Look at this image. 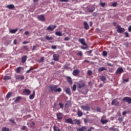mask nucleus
<instances>
[{"instance_id": "obj_1", "label": "nucleus", "mask_w": 131, "mask_h": 131, "mask_svg": "<svg viewBox=\"0 0 131 131\" xmlns=\"http://www.w3.org/2000/svg\"><path fill=\"white\" fill-rule=\"evenodd\" d=\"M78 41L79 42H80L81 45L84 46V47H81L82 50H86V49H88V44L85 42V39H84V38H79Z\"/></svg>"}, {"instance_id": "obj_2", "label": "nucleus", "mask_w": 131, "mask_h": 131, "mask_svg": "<svg viewBox=\"0 0 131 131\" xmlns=\"http://www.w3.org/2000/svg\"><path fill=\"white\" fill-rule=\"evenodd\" d=\"M85 86V82L83 81H80L78 83V89H82Z\"/></svg>"}, {"instance_id": "obj_3", "label": "nucleus", "mask_w": 131, "mask_h": 131, "mask_svg": "<svg viewBox=\"0 0 131 131\" xmlns=\"http://www.w3.org/2000/svg\"><path fill=\"white\" fill-rule=\"evenodd\" d=\"M122 101L128 103V104H131V98L128 97H125L122 99Z\"/></svg>"}, {"instance_id": "obj_4", "label": "nucleus", "mask_w": 131, "mask_h": 131, "mask_svg": "<svg viewBox=\"0 0 131 131\" xmlns=\"http://www.w3.org/2000/svg\"><path fill=\"white\" fill-rule=\"evenodd\" d=\"M37 18L41 22H45V21H46V18L45 17V15L43 14L37 16Z\"/></svg>"}, {"instance_id": "obj_5", "label": "nucleus", "mask_w": 131, "mask_h": 131, "mask_svg": "<svg viewBox=\"0 0 131 131\" xmlns=\"http://www.w3.org/2000/svg\"><path fill=\"white\" fill-rule=\"evenodd\" d=\"M23 93L24 94V95H26L27 96H29V95H30V94H31V91L28 90V89H24L23 91Z\"/></svg>"}, {"instance_id": "obj_6", "label": "nucleus", "mask_w": 131, "mask_h": 131, "mask_svg": "<svg viewBox=\"0 0 131 131\" xmlns=\"http://www.w3.org/2000/svg\"><path fill=\"white\" fill-rule=\"evenodd\" d=\"M124 28L120 27V26H117V32H118V33H122L124 32Z\"/></svg>"}, {"instance_id": "obj_7", "label": "nucleus", "mask_w": 131, "mask_h": 131, "mask_svg": "<svg viewBox=\"0 0 131 131\" xmlns=\"http://www.w3.org/2000/svg\"><path fill=\"white\" fill-rule=\"evenodd\" d=\"M81 109L84 110L85 111H90V110H91V108L88 105H82L81 106Z\"/></svg>"}, {"instance_id": "obj_8", "label": "nucleus", "mask_w": 131, "mask_h": 131, "mask_svg": "<svg viewBox=\"0 0 131 131\" xmlns=\"http://www.w3.org/2000/svg\"><path fill=\"white\" fill-rule=\"evenodd\" d=\"M58 88V85H52L49 86V88L52 92H55L56 89Z\"/></svg>"}, {"instance_id": "obj_9", "label": "nucleus", "mask_w": 131, "mask_h": 131, "mask_svg": "<svg viewBox=\"0 0 131 131\" xmlns=\"http://www.w3.org/2000/svg\"><path fill=\"white\" fill-rule=\"evenodd\" d=\"M80 72V71H79V70L78 69L74 70L73 71V75H74V76H77V75L79 74Z\"/></svg>"}, {"instance_id": "obj_10", "label": "nucleus", "mask_w": 131, "mask_h": 131, "mask_svg": "<svg viewBox=\"0 0 131 131\" xmlns=\"http://www.w3.org/2000/svg\"><path fill=\"white\" fill-rule=\"evenodd\" d=\"M57 28V26L54 25L53 26V28H52V26H49L47 28V30H50V31H54V29H55V28Z\"/></svg>"}, {"instance_id": "obj_11", "label": "nucleus", "mask_w": 131, "mask_h": 131, "mask_svg": "<svg viewBox=\"0 0 131 131\" xmlns=\"http://www.w3.org/2000/svg\"><path fill=\"white\" fill-rule=\"evenodd\" d=\"M122 73H123V69L122 68H118L116 72V74H121Z\"/></svg>"}, {"instance_id": "obj_12", "label": "nucleus", "mask_w": 131, "mask_h": 131, "mask_svg": "<svg viewBox=\"0 0 131 131\" xmlns=\"http://www.w3.org/2000/svg\"><path fill=\"white\" fill-rule=\"evenodd\" d=\"M56 116L57 117V119L61 120L62 118H63V114H62V113H57L56 114Z\"/></svg>"}, {"instance_id": "obj_13", "label": "nucleus", "mask_w": 131, "mask_h": 131, "mask_svg": "<svg viewBox=\"0 0 131 131\" xmlns=\"http://www.w3.org/2000/svg\"><path fill=\"white\" fill-rule=\"evenodd\" d=\"M59 54H55L53 55V60L54 61H59Z\"/></svg>"}, {"instance_id": "obj_14", "label": "nucleus", "mask_w": 131, "mask_h": 131, "mask_svg": "<svg viewBox=\"0 0 131 131\" xmlns=\"http://www.w3.org/2000/svg\"><path fill=\"white\" fill-rule=\"evenodd\" d=\"M66 122L67 123H70L71 124H74V123H73V121L72 120V119L69 118L66 119Z\"/></svg>"}, {"instance_id": "obj_15", "label": "nucleus", "mask_w": 131, "mask_h": 131, "mask_svg": "<svg viewBox=\"0 0 131 131\" xmlns=\"http://www.w3.org/2000/svg\"><path fill=\"white\" fill-rule=\"evenodd\" d=\"M83 25H84V29L86 30H89V29L90 28V26H89V24H88V23H86V21H84L83 22Z\"/></svg>"}, {"instance_id": "obj_16", "label": "nucleus", "mask_w": 131, "mask_h": 131, "mask_svg": "<svg viewBox=\"0 0 131 131\" xmlns=\"http://www.w3.org/2000/svg\"><path fill=\"white\" fill-rule=\"evenodd\" d=\"M35 97V91H33V94L30 95L29 99L30 100H33Z\"/></svg>"}, {"instance_id": "obj_17", "label": "nucleus", "mask_w": 131, "mask_h": 131, "mask_svg": "<svg viewBox=\"0 0 131 131\" xmlns=\"http://www.w3.org/2000/svg\"><path fill=\"white\" fill-rule=\"evenodd\" d=\"M7 9H9V10H13V9H15V6L13 4L8 5L6 6Z\"/></svg>"}, {"instance_id": "obj_18", "label": "nucleus", "mask_w": 131, "mask_h": 131, "mask_svg": "<svg viewBox=\"0 0 131 131\" xmlns=\"http://www.w3.org/2000/svg\"><path fill=\"white\" fill-rule=\"evenodd\" d=\"M95 7L91 6L90 8H88V11L90 13H92V12H94V11H95Z\"/></svg>"}, {"instance_id": "obj_19", "label": "nucleus", "mask_w": 131, "mask_h": 131, "mask_svg": "<svg viewBox=\"0 0 131 131\" xmlns=\"http://www.w3.org/2000/svg\"><path fill=\"white\" fill-rule=\"evenodd\" d=\"M67 80L70 83V84H72L73 82L72 81V78H71V77L69 76L67 77Z\"/></svg>"}, {"instance_id": "obj_20", "label": "nucleus", "mask_w": 131, "mask_h": 131, "mask_svg": "<svg viewBox=\"0 0 131 131\" xmlns=\"http://www.w3.org/2000/svg\"><path fill=\"white\" fill-rule=\"evenodd\" d=\"M27 60V56H23L21 58V62L22 63H25L26 60Z\"/></svg>"}, {"instance_id": "obj_21", "label": "nucleus", "mask_w": 131, "mask_h": 131, "mask_svg": "<svg viewBox=\"0 0 131 131\" xmlns=\"http://www.w3.org/2000/svg\"><path fill=\"white\" fill-rule=\"evenodd\" d=\"M77 115L79 117H81V116L83 115V113H82L81 111L78 110L77 112Z\"/></svg>"}, {"instance_id": "obj_22", "label": "nucleus", "mask_w": 131, "mask_h": 131, "mask_svg": "<svg viewBox=\"0 0 131 131\" xmlns=\"http://www.w3.org/2000/svg\"><path fill=\"white\" fill-rule=\"evenodd\" d=\"M86 128V127L82 126L81 128H78L77 131H84Z\"/></svg>"}, {"instance_id": "obj_23", "label": "nucleus", "mask_w": 131, "mask_h": 131, "mask_svg": "<svg viewBox=\"0 0 131 131\" xmlns=\"http://www.w3.org/2000/svg\"><path fill=\"white\" fill-rule=\"evenodd\" d=\"M100 80H101V81L105 82V81L107 80V79H106V77H105V76H101L100 77Z\"/></svg>"}, {"instance_id": "obj_24", "label": "nucleus", "mask_w": 131, "mask_h": 131, "mask_svg": "<svg viewBox=\"0 0 131 131\" xmlns=\"http://www.w3.org/2000/svg\"><path fill=\"white\" fill-rule=\"evenodd\" d=\"M105 70H107V69H106V68L101 67V68H99V69H98V72H102V71H104Z\"/></svg>"}, {"instance_id": "obj_25", "label": "nucleus", "mask_w": 131, "mask_h": 131, "mask_svg": "<svg viewBox=\"0 0 131 131\" xmlns=\"http://www.w3.org/2000/svg\"><path fill=\"white\" fill-rule=\"evenodd\" d=\"M101 122L102 123V124H105L108 122V120H104L103 118H101L100 120Z\"/></svg>"}, {"instance_id": "obj_26", "label": "nucleus", "mask_w": 131, "mask_h": 131, "mask_svg": "<svg viewBox=\"0 0 131 131\" xmlns=\"http://www.w3.org/2000/svg\"><path fill=\"white\" fill-rule=\"evenodd\" d=\"M53 130L54 131H61V130L60 129V128H59L58 127H57V126L54 125L53 126Z\"/></svg>"}, {"instance_id": "obj_27", "label": "nucleus", "mask_w": 131, "mask_h": 131, "mask_svg": "<svg viewBox=\"0 0 131 131\" xmlns=\"http://www.w3.org/2000/svg\"><path fill=\"white\" fill-rule=\"evenodd\" d=\"M17 31H18V29L10 30V32L11 33H16V32H17Z\"/></svg>"}, {"instance_id": "obj_28", "label": "nucleus", "mask_w": 131, "mask_h": 131, "mask_svg": "<svg viewBox=\"0 0 131 131\" xmlns=\"http://www.w3.org/2000/svg\"><path fill=\"white\" fill-rule=\"evenodd\" d=\"M55 34L56 35H57V36H63V34L61 32H56Z\"/></svg>"}, {"instance_id": "obj_29", "label": "nucleus", "mask_w": 131, "mask_h": 131, "mask_svg": "<svg viewBox=\"0 0 131 131\" xmlns=\"http://www.w3.org/2000/svg\"><path fill=\"white\" fill-rule=\"evenodd\" d=\"M66 93L68 95H70L71 94V91H70V88H67L66 89Z\"/></svg>"}, {"instance_id": "obj_30", "label": "nucleus", "mask_w": 131, "mask_h": 131, "mask_svg": "<svg viewBox=\"0 0 131 131\" xmlns=\"http://www.w3.org/2000/svg\"><path fill=\"white\" fill-rule=\"evenodd\" d=\"M46 39H47V40H53V39H54V38H53V37L52 36L49 37V36H46Z\"/></svg>"}, {"instance_id": "obj_31", "label": "nucleus", "mask_w": 131, "mask_h": 131, "mask_svg": "<svg viewBox=\"0 0 131 131\" xmlns=\"http://www.w3.org/2000/svg\"><path fill=\"white\" fill-rule=\"evenodd\" d=\"M16 73H20L21 72V67H18L15 70Z\"/></svg>"}, {"instance_id": "obj_32", "label": "nucleus", "mask_w": 131, "mask_h": 131, "mask_svg": "<svg viewBox=\"0 0 131 131\" xmlns=\"http://www.w3.org/2000/svg\"><path fill=\"white\" fill-rule=\"evenodd\" d=\"M61 92H62V89L61 88H56L55 91V93H60Z\"/></svg>"}, {"instance_id": "obj_33", "label": "nucleus", "mask_w": 131, "mask_h": 131, "mask_svg": "<svg viewBox=\"0 0 131 131\" xmlns=\"http://www.w3.org/2000/svg\"><path fill=\"white\" fill-rule=\"evenodd\" d=\"M116 103H117V104L119 103V102H117V99H114L113 100H112V105H114Z\"/></svg>"}, {"instance_id": "obj_34", "label": "nucleus", "mask_w": 131, "mask_h": 131, "mask_svg": "<svg viewBox=\"0 0 131 131\" xmlns=\"http://www.w3.org/2000/svg\"><path fill=\"white\" fill-rule=\"evenodd\" d=\"M11 78V77L5 76L4 78V80H10V79Z\"/></svg>"}, {"instance_id": "obj_35", "label": "nucleus", "mask_w": 131, "mask_h": 131, "mask_svg": "<svg viewBox=\"0 0 131 131\" xmlns=\"http://www.w3.org/2000/svg\"><path fill=\"white\" fill-rule=\"evenodd\" d=\"M21 99V97L19 96L18 97H17L15 100V103H18V102H19L20 101V99Z\"/></svg>"}, {"instance_id": "obj_36", "label": "nucleus", "mask_w": 131, "mask_h": 131, "mask_svg": "<svg viewBox=\"0 0 131 131\" xmlns=\"http://www.w3.org/2000/svg\"><path fill=\"white\" fill-rule=\"evenodd\" d=\"M102 55L104 57H107V55H108V53L107 52V51H104L102 52Z\"/></svg>"}, {"instance_id": "obj_37", "label": "nucleus", "mask_w": 131, "mask_h": 131, "mask_svg": "<svg viewBox=\"0 0 131 131\" xmlns=\"http://www.w3.org/2000/svg\"><path fill=\"white\" fill-rule=\"evenodd\" d=\"M2 131H10V129L8 128H7L6 127H4L2 129Z\"/></svg>"}, {"instance_id": "obj_38", "label": "nucleus", "mask_w": 131, "mask_h": 131, "mask_svg": "<svg viewBox=\"0 0 131 131\" xmlns=\"http://www.w3.org/2000/svg\"><path fill=\"white\" fill-rule=\"evenodd\" d=\"M11 96H12V93L9 92L6 96L7 99H9Z\"/></svg>"}, {"instance_id": "obj_39", "label": "nucleus", "mask_w": 131, "mask_h": 131, "mask_svg": "<svg viewBox=\"0 0 131 131\" xmlns=\"http://www.w3.org/2000/svg\"><path fill=\"white\" fill-rule=\"evenodd\" d=\"M74 122L75 123H76V124H80V122L79 121V120H77V119H75L74 120Z\"/></svg>"}, {"instance_id": "obj_40", "label": "nucleus", "mask_w": 131, "mask_h": 131, "mask_svg": "<svg viewBox=\"0 0 131 131\" xmlns=\"http://www.w3.org/2000/svg\"><path fill=\"white\" fill-rule=\"evenodd\" d=\"M59 106H60V108H61V109H63L64 108V104L63 103H62L61 102H60L59 103Z\"/></svg>"}, {"instance_id": "obj_41", "label": "nucleus", "mask_w": 131, "mask_h": 131, "mask_svg": "<svg viewBox=\"0 0 131 131\" xmlns=\"http://www.w3.org/2000/svg\"><path fill=\"white\" fill-rule=\"evenodd\" d=\"M87 73L88 75H92V74H93V72L91 70H88Z\"/></svg>"}, {"instance_id": "obj_42", "label": "nucleus", "mask_w": 131, "mask_h": 131, "mask_svg": "<svg viewBox=\"0 0 131 131\" xmlns=\"http://www.w3.org/2000/svg\"><path fill=\"white\" fill-rule=\"evenodd\" d=\"M73 91L75 92L76 91V85L74 84L73 85Z\"/></svg>"}, {"instance_id": "obj_43", "label": "nucleus", "mask_w": 131, "mask_h": 131, "mask_svg": "<svg viewBox=\"0 0 131 131\" xmlns=\"http://www.w3.org/2000/svg\"><path fill=\"white\" fill-rule=\"evenodd\" d=\"M118 120L120 122H122L123 121V118L122 117H119Z\"/></svg>"}, {"instance_id": "obj_44", "label": "nucleus", "mask_w": 131, "mask_h": 131, "mask_svg": "<svg viewBox=\"0 0 131 131\" xmlns=\"http://www.w3.org/2000/svg\"><path fill=\"white\" fill-rule=\"evenodd\" d=\"M24 48L28 52H29V48H28V46H25Z\"/></svg>"}, {"instance_id": "obj_45", "label": "nucleus", "mask_w": 131, "mask_h": 131, "mask_svg": "<svg viewBox=\"0 0 131 131\" xmlns=\"http://www.w3.org/2000/svg\"><path fill=\"white\" fill-rule=\"evenodd\" d=\"M110 130H113V131H115L116 130V128L114 127H112L111 128H110Z\"/></svg>"}, {"instance_id": "obj_46", "label": "nucleus", "mask_w": 131, "mask_h": 131, "mask_svg": "<svg viewBox=\"0 0 131 131\" xmlns=\"http://www.w3.org/2000/svg\"><path fill=\"white\" fill-rule=\"evenodd\" d=\"M125 37H129V35L128 34V33L125 32L124 33Z\"/></svg>"}, {"instance_id": "obj_47", "label": "nucleus", "mask_w": 131, "mask_h": 131, "mask_svg": "<svg viewBox=\"0 0 131 131\" xmlns=\"http://www.w3.org/2000/svg\"><path fill=\"white\" fill-rule=\"evenodd\" d=\"M106 4L105 3H100V5L101 6V7H105Z\"/></svg>"}, {"instance_id": "obj_48", "label": "nucleus", "mask_w": 131, "mask_h": 131, "mask_svg": "<svg viewBox=\"0 0 131 131\" xmlns=\"http://www.w3.org/2000/svg\"><path fill=\"white\" fill-rule=\"evenodd\" d=\"M92 129H94V127H90L88 130H86V131H92Z\"/></svg>"}, {"instance_id": "obj_49", "label": "nucleus", "mask_w": 131, "mask_h": 131, "mask_svg": "<svg viewBox=\"0 0 131 131\" xmlns=\"http://www.w3.org/2000/svg\"><path fill=\"white\" fill-rule=\"evenodd\" d=\"M113 7H116L117 6V2H114V3L112 4Z\"/></svg>"}, {"instance_id": "obj_50", "label": "nucleus", "mask_w": 131, "mask_h": 131, "mask_svg": "<svg viewBox=\"0 0 131 131\" xmlns=\"http://www.w3.org/2000/svg\"><path fill=\"white\" fill-rule=\"evenodd\" d=\"M70 40V38L68 37H66L64 38V40H66V41H68V40Z\"/></svg>"}, {"instance_id": "obj_51", "label": "nucleus", "mask_w": 131, "mask_h": 131, "mask_svg": "<svg viewBox=\"0 0 131 131\" xmlns=\"http://www.w3.org/2000/svg\"><path fill=\"white\" fill-rule=\"evenodd\" d=\"M78 55V56H80L81 57V56H82V52L81 51H79Z\"/></svg>"}, {"instance_id": "obj_52", "label": "nucleus", "mask_w": 131, "mask_h": 131, "mask_svg": "<svg viewBox=\"0 0 131 131\" xmlns=\"http://www.w3.org/2000/svg\"><path fill=\"white\" fill-rule=\"evenodd\" d=\"M51 49H53V50H56V49H57V46H52V47H51Z\"/></svg>"}, {"instance_id": "obj_53", "label": "nucleus", "mask_w": 131, "mask_h": 131, "mask_svg": "<svg viewBox=\"0 0 131 131\" xmlns=\"http://www.w3.org/2000/svg\"><path fill=\"white\" fill-rule=\"evenodd\" d=\"M96 110L97 112H101V108L99 107H97Z\"/></svg>"}, {"instance_id": "obj_54", "label": "nucleus", "mask_w": 131, "mask_h": 131, "mask_svg": "<svg viewBox=\"0 0 131 131\" xmlns=\"http://www.w3.org/2000/svg\"><path fill=\"white\" fill-rule=\"evenodd\" d=\"M32 70L33 69H31V68H30V69L29 70L27 71L26 73H29V72H30L31 71V70Z\"/></svg>"}, {"instance_id": "obj_55", "label": "nucleus", "mask_w": 131, "mask_h": 131, "mask_svg": "<svg viewBox=\"0 0 131 131\" xmlns=\"http://www.w3.org/2000/svg\"><path fill=\"white\" fill-rule=\"evenodd\" d=\"M26 129V126H23V127L21 128L22 130H24Z\"/></svg>"}, {"instance_id": "obj_56", "label": "nucleus", "mask_w": 131, "mask_h": 131, "mask_svg": "<svg viewBox=\"0 0 131 131\" xmlns=\"http://www.w3.org/2000/svg\"><path fill=\"white\" fill-rule=\"evenodd\" d=\"M126 113H127V112H123L122 113V115H123V116H124V115H126Z\"/></svg>"}, {"instance_id": "obj_57", "label": "nucleus", "mask_w": 131, "mask_h": 131, "mask_svg": "<svg viewBox=\"0 0 131 131\" xmlns=\"http://www.w3.org/2000/svg\"><path fill=\"white\" fill-rule=\"evenodd\" d=\"M25 34L26 35H28V34H29V32L26 31L25 32Z\"/></svg>"}, {"instance_id": "obj_58", "label": "nucleus", "mask_w": 131, "mask_h": 131, "mask_svg": "<svg viewBox=\"0 0 131 131\" xmlns=\"http://www.w3.org/2000/svg\"><path fill=\"white\" fill-rule=\"evenodd\" d=\"M128 30L129 32H131V26L128 27Z\"/></svg>"}, {"instance_id": "obj_59", "label": "nucleus", "mask_w": 131, "mask_h": 131, "mask_svg": "<svg viewBox=\"0 0 131 131\" xmlns=\"http://www.w3.org/2000/svg\"><path fill=\"white\" fill-rule=\"evenodd\" d=\"M29 42L27 41H25L23 42V44L24 45H26L27 43H29Z\"/></svg>"}, {"instance_id": "obj_60", "label": "nucleus", "mask_w": 131, "mask_h": 131, "mask_svg": "<svg viewBox=\"0 0 131 131\" xmlns=\"http://www.w3.org/2000/svg\"><path fill=\"white\" fill-rule=\"evenodd\" d=\"M19 78L21 79V80H23V79H24V76H20Z\"/></svg>"}, {"instance_id": "obj_61", "label": "nucleus", "mask_w": 131, "mask_h": 131, "mask_svg": "<svg viewBox=\"0 0 131 131\" xmlns=\"http://www.w3.org/2000/svg\"><path fill=\"white\" fill-rule=\"evenodd\" d=\"M14 45H17V40L15 39L13 41Z\"/></svg>"}, {"instance_id": "obj_62", "label": "nucleus", "mask_w": 131, "mask_h": 131, "mask_svg": "<svg viewBox=\"0 0 131 131\" xmlns=\"http://www.w3.org/2000/svg\"><path fill=\"white\" fill-rule=\"evenodd\" d=\"M10 121H11V122H12V123H15V121H14V120L11 119Z\"/></svg>"}, {"instance_id": "obj_63", "label": "nucleus", "mask_w": 131, "mask_h": 131, "mask_svg": "<svg viewBox=\"0 0 131 131\" xmlns=\"http://www.w3.org/2000/svg\"><path fill=\"white\" fill-rule=\"evenodd\" d=\"M90 26H91V27H92L93 26V22L92 21L90 22Z\"/></svg>"}, {"instance_id": "obj_64", "label": "nucleus", "mask_w": 131, "mask_h": 131, "mask_svg": "<svg viewBox=\"0 0 131 131\" xmlns=\"http://www.w3.org/2000/svg\"><path fill=\"white\" fill-rule=\"evenodd\" d=\"M60 2H66V3H67L68 2H69V0H60Z\"/></svg>"}]
</instances>
